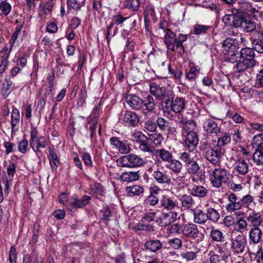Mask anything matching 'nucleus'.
Returning <instances> with one entry per match:
<instances>
[{
  "mask_svg": "<svg viewBox=\"0 0 263 263\" xmlns=\"http://www.w3.org/2000/svg\"><path fill=\"white\" fill-rule=\"evenodd\" d=\"M187 35L180 33L177 36L172 31H168L165 33L164 42L167 49L175 52L179 56H182L185 52L183 43L186 41Z\"/></svg>",
  "mask_w": 263,
  "mask_h": 263,
  "instance_id": "1",
  "label": "nucleus"
},
{
  "mask_svg": "<svg viewBox=\"0 0 263 263\" xmlns=\"http://www.w3.org/2000/svg\"><path fill=\"white\" fill-rule=\"evenodd\" d=\"M175 95L173 92L166 98L167 99L162 104V108L164 112L173 111L177 114H180L184 109L185 102L182 98L178 97L174 99Z\"/></svg>",
  "mask_w": 263,
  "mask_h": 263,
  "instance_id": "2",
  "label": "nucleus"
},
{
  "mask_svg": "<svg viewBox=\"0 0 263 263\" xmlns=\"http://www.w3.org/2000/svg\"><path fill=\"white\" fill-rule=\"evenodd\" d=\"M180 159L184 163L187 172L191 175H196L200 169L197 161L199 160L196 156L191 152H184L181 153Z\"/></svg>",
  "mask_w": 263,
  "mask_h": 263,
  "instance_id": "3",
  "label": "nucleus"
},
{
  "mask_svg": "<svg viewBox=\"0 0 263 263\" xmlns=\"http://www.w3.org/2000/svg\"><path fill=\"white\" fill-rule=\"evenodd\" d=\"M117 163L120 167H138L145 164V160L135 154H127L120 158Z\"/></svg>",
  "mask_w": 263,
  "mask_h": 263,
  "instance_id": "4",
  "label": "nucleus"
},
{
  "mask_svg": "<svg viewBox=\"0 0 263 263\" xmlns=\"http://www.w3.org/2000/svg\"><path fill=\"white\" fill-rule=\"evenodd\" d=\"M228 171L223 168H216L212 171L210 175V180L212 185L215 187L221 186L223 183H226L228 179Z\"/></svg>",
  "mask_w": 263,
  "mask_h": 263,
  "instance_id": "5",
  "label": "nucleus"
},
{
  "mask_svg": "<svg viewBox=\"0 0 263 263\" xmlns=\"http://www.w3.org/2000/svg\"><path fill=\"white\" fill-rule=\"evenodd\" d=\"M224 153V151H222L215 144H213L212 147L204 152V158L212 164L215 166L219 165L221 162V159Z\"/></svg>",
  "mask_w": 263,
  "mask_h": 263,
  "instance_id": "6",
  "label": "nucleus"
},
{
  "mask_svg": "<svg viewBox=\"0 0 263 263\" xmlns=\"http://www.w3.org/2000/svg\"><path fill=\"white\" fill-rule=\"evenodd\" d=\"M149 90L152 95L155 96L157 100L162 101L163 104L167 99L168 95H170L172 91H167L164 87L160 86L155 82L149 83Z\"/></svg>",
  "mask_w": 263,
  "mask_h": 263,
  "instance_id": "7",
  "label": "nucleus"
},
{
  "mask_svg": "<svg viewBox=\"0 0 263 263\" xmlns=\"http://www.w3.org/2000/svg\"><path fill=\"white\" fill-rule=\"evenodd\" d=\"M231 249L235 254H240L243 252L247 244V239L245 236L239 234L231 239Z\"/></svg>",
  "mask_w": 263,
  "mask_h": 263,
  "instance_id": "8",
  "label": "nucleus"
},
{
  "mask_svg": "<svg viewBox=\"0 0 263 263\" xmlns=\"http://www.w3.org/2000/svg\"><path fill=\"white\" fill-rule=\"evenodd\" d=\"M110 142L111 145L118 150L121 154L125 155L129 154L131 151L130 144L127 140H120L119 138L113 137L110 138Z\"/></svg>",
  "mask_w": 263,
  "mask_h": 263,
  "instance_id": "9",
  "label": "nucleus"
},
{
  "mask_svg": "<svg viewBox=\"0 0 263 263\" xmlns=\"http://www.w3.org/2000/svg\"><path fill=\"white\" fill-rule=\"evenodd\" d=\"M182 234L189 238L195 239L200 237V235L202 234L199 231L197 226L194 223H187L182 225L179 229L177 230V232L179 233V230Z\"/></svg>",
  "mask_w": 263,
  "mask_h": 263,
  "instance_id": "10",
  "label": "nucleus"
},
{
  "mask_svg": "<svg viewBox=\"0 0 263 263\" xmlns=\"http://www.w3.org/2000/svg\"><path fill=\"white\" fill-rule=\"evenodd\" d=\"M90 200L91 197L88 195H84L81 199H80L77 195H74L70 199V204L68 205L67 209L71 211L73 209L82 208L88 204Z\"/></svg>",
  "mask_w": 263,
  "mask_h": 263,
  "instance_id": "11",
  "label": "nucleus"
},
{
  "mask_svg": "<svg viewBox=\"0 0 263 263\" xmlns=\"http://www.w3.org/2000/svg\"><path fill=\"white\" fill-rule=\"evenodd\" d=\"M253 49L259 53H263V33L260 31H255L250 37Z\"/></svg>",
  "mask_w": 263,
  "mask_h": 263,
  "instance_id": "12",
  "label": "nucleus"
},
{
  "mask_svg": "<svg viewBox=\"0 0 263 263\" xmlns=\"http://www.w3.org/2000/svg\"><path fill=\"white\" fill-rule=\"evenodd\" d=\"M255 49L246 47L242 48L240 51V59L246 62L251 66L253 67L256 65V61L254 59L255 54Z\"/></svg>",
  "mask_w": 263,
  "mask_h": 263,
  "instance_id": "13",
  "label": "nucleus"
},
{
  "mask_svg": "<svg viewBox=\"0 0 263 263\" xmlns=\"http://www.w3.org/2000/svg\"><path fill=\"white\" fill-rule=\"evenodd\" d=\"M121 120L125 125L131 127H135L139 122V118L137 114L130 111H125L122 115Z\"/></svg>",
  "mask_w": 263,
  "mask_h": 263,
  "instance_id": "14",
  "label": "nucleus"
},
{
  "mask_svg": "<svg viewBox=\"0 0 263 263\" xmlns=\"http://www.w3.org/2000/svg\"><path fill=\"white\" fill-rule=\"evenodd\" d=\"M177 216L178 214L176 212H163L157 221L160 227H166L174 222L176 220Z\"/></svg>",
  "mask_w": 263,
  "mask_h": 263,
  "instance_id": "15",
  "label": "nucleus"
},
{
  "mask_svg": "<svg viewBox=\"0 0 263 263\" xmlns=\"http://www.w3.org/2000/svg\"><path fill=\"white\" fill-rule=\"evenodd\" d=\"M203 127L208 134L219 136L220 133V128L216 122L211 119L205 120L203 123Z\"/></svg>",
  "mask_w": 263,
  "mask_h": 263,
  "instance_id": "16",
  "label": "nucleus"
},
{
  "mask_svg": "<svg viewBox=\"0 0 263 263\" xmlns=\"http://www.w3.org/2000/svg\"><path fill=\"white\" fill-rule=\"evenodd\" d=\"M228 200L229 202L227 205L226 209L229 212L240 210L242 208L240 199L239 200L235 194H230L228 196Z\"/></svg>",
  "mask_w": 263,
  "mask_h": 263,
  "instance_id": "17",
  "label": "nucleus"
},
{
  "mask_svg": "<svg viewBox=\"0 0 263 263\" xmlns=\"http://www.w3.org/2000/svg\"><path fill=\"white\" fill-rule=\"evenodd\" d=\"M112 23L114 25H120L121 27H122L123 23L125 21L128 20L131 23L129 28V30L133 29L137 24L136 19L134 18L133 16L132 15L128 17H123L121 14H118L112 16Z\"/></svg>",
  "mask_w": 263,
  "mask_h": 263,
  "instance_id": "18",
  "label": "nucleus"
},
{
  "mask_svg": "<svg viewBox=\"0 0 263 263\" xmlns=\"http://www.w3.org/2000/svg\"><path fill=\"white\" fill-rule=\"evenodd\" d=\"M126 102L127 104L135 110L142 108L143 100L135 94H128L126 96Z\"/></svg>",
  "mask_w": 263,
  "mask_h": 263,
  "instance_id": "19",
  "label": "nucleus"
},
{
  "mask_svg": "<svg viewBox=\"0 0 263 263\" xmlns=\"http://www.w3.org/2000/svg\"><path fill=\"white\" fill-rule=\"evenodd\" d=\"M198 139L197 134L193 131L189 132L184 140V145L189 149L193 150L198 144Z\"/></svg>",
  "mask_w": 263,
  "mask_h": 263,
  "instance_id": "20",
  "label": "nucleus"
},
{
  "mask_svg": "<svg viewBox=\"0 0 263 263\" xmlns=\"http://www.w3.org/2000/svg\"><path fill=\"white\" fill-rule=\"evenodd\" d=\"M235 171L241 176H246L249 172V164L241 158L236 161L234 167Z\"/></svg>",
  "mask_w": 263,
  "mask_h": 263,
  "instance_id": "21",
  "label": "nucleus"
},
{
  "mask_svg": "<svg viewBox=\"0 0 263 263\" xmlns=\"http://www.w3.org/2000/svg\"><path fill=\"white\" fill-rule=\"evenodd\" d=\"M161 205L168 210H172L177 207L178 203L174 197L163 195L160 199Z\"/></svg>",
  "mask_w": 263,
  "mask_h": 263,
  "instance_id": "22",
  "label": "nucleus"
},
{
  "mask_svg": "<svg viewBox=\"0 0 263 263\" xmlns=\"http://www.w3.org/2000/svg\"><path fill=\"white\" fill-rule=\"evenodd\" d=\"M11 118V134L14 135L18 129L20 119V112L16 108L12 109Z\"/></svg>",
  "mask_w": 263,
  "mask_h": 263,
  "instance_id": "23",
  "label": "nucleus"
},
{
  "mask_svg": "<svg viewBox=\"0 0 263 263\" xmlns=\"http://www.w3.org/2000/svg\"><path fill=\"white\" fill-rule=\"evenodd\" d=\"M247 220L253 227H259L263 221V216L260 213L253 211L247 217Z\"/></svg>",
  "mask_w": 263,
  "mask_h": 263,
  "instance_id": "24",
  "label": "nucleus"
},
{
  "mask_svg": "<svg viewBox=\"0 0 263 263\" xmlns=\"http://www.w3.org/2000/svg\"><path fill=\"white\" fill-rule=\"evenodd\" d=\"M153 176L156 181L160 184H170L171 182V178L166 172H162L159 170L154 171Z\"/></svg>",
  "mask_w": 263,
  "mask_h": 263,
  "instance_id": "25",
  "label": "nucleus"
},
{
  "mask_svg": "<svg viewBox=\"0 0 263 263\" xmlns=\"http://www.w3.org/2000/svg\"><path fill=\"white\" fill-rule=\"evenodd\" d=\"M262 231L259 227H253L249 232V238L250 242L253 243H258L262 237Z\"/></svg>",
  "mask_w": 263,
  "mask_h": 263,
  "instance_id": "26",
  "label": "nucleus"
},
{
  "mask_svg": "<svg viewBox=\"0 0 263 263\" xmlns=\"http://www.w3.org/2000/svg\"><path fill=\"white\" fill-rule=\"evenodd\" d=\"M139 177V172L133 171L124 172L120 176L121 181L128 182L138 180Z\"/></svg>",
  "mask_w": 263,
  "mask_h": 263,
  "instance_id": "27",
  "label": "nucleus"
},
{
  "mask_svg": "<svg viewBox=\"0 0 263 263\" xmlns=\"http://www.w3.org/2000/svg\"><path fill=\"white\" fill-rule=\"evenodd\" d=\"M166 167L174 173L178 174L181 172L183 165L179 160L172 159L167 163Z\"/></svg>",
  "mask_w": 263,
  "mask_h": 263,
  "instance_id": "28",
  "label": "nucleus"
},
{
  "mask_svg": "<svg viewBox=\"0 0 263 263\" xmlns=\"http://www.w3.org/2000/svg\"><path fill=\"white\" fill-rule=\"evenodd\" d=\"M144 247L146 250L156 252L162 248V244L159 240H151L145 242Z\"/></svg>",
  "mask_w": 263,
  "mask_h": 263,
  "instance_id": "29",
  "label": "nucleus"
},
{
  "mask_svg": "<svg viewBox=\"0 0 263 263\" xmlns=\"http://www.w3.org/2000/svg\"><path fill=\"white\" fill-rule=\"evenodd\" d=\"M67 8L69 10H73V13L76 15L78 14V11L85 4V0L80 2L78 0H67Z\"/></svg>",
  "mask_w": 263,
  "mask_h": 263,
  "instance_id": "30",
  "label": "nucleus"
},
{
  "mask_svg": "<svg viewBox=\"0 0 263 263\" xmlns=\"http://www.w3.org/2000/svg\"><path fill=\"white\" fill-rule=\"evenodd\" d=\"M191 194L195 197L204 198L208 194V190L202 185H194L191 190Z\"/></svg>",
  "mask_w": 263,
  "mask_h": 263,
  "instance_id": "31",
  "label": "nucleus"
},
{
  "mask_svg": "<svg viewBox=\"0 0 263 263\" xmlns=\"http://www.w3.org/2000/svg\"><path fill=\"white\" fill-rule=\"evenodd\" d=\"M87 127H88V128L90 131L91 138H93V135L97 128H98L99 134H100L101 133V126L100 125H98L97 119H92V118H88Z\"/></svg>",
  "mask_w": 263,
  "mask_h": 263,
  "instance_id": "32",
  "label": "nucleus"
},
{
  "mask_svg": "<svg viewBox=\"0 0 263 263\" xmlns=\"http://www.w3.org/2000/svg\"><path fill=\"white\" fill-rule=\"evenodd\" d=\"M231 140V138L229 133H223L221 134V136L218 138L217 142L215 144L219 148H220L222 151H224L223 147L230 143Z\"/></svg>",
  "mask_w": 263,
  "mask_h": 263,
  "instance_id": "33",
  "label": "nucleus"
},
{
  "mask_svg": "<svg viewBox=\"0 0 263 263\" xmlns=\"http://www.w3.org/2000/svg\"><path fill=\"white\" fill-rule=\"evenodd\" d=\"M243 12L242 11H236V12L233 14L232 22L231 26L235 28H239L242 26L244 21L242 16Z\"/></svg>",
  "mask_w": 263,
  "mask_h": 263,
  "instance_id": "34",
  "label": "nucleus"
},
{
  "mask_svg": "<svg viewBox=\"0 0 263 263\" xmlns=\"http://www.w3.org/2000/svg\"><path fill=\"white\" fill-rule=\"evenodd\" d=\"M48 159L52 170H57V168L59 166L60 163L57 154L51 148H49Z\"/></svg>",
  "mask_w": 263,
  "mask_h": 263,
  "instance_id": "35",
  "label": "nucleus"
},
{
  "mask_svg": "<svg viewBox=\"0 0 263 263\" xmlns=\"http://www.w3.org/2000/svg\"><path fill=\"white\" fill-rule=\"evenodd\" d=\"M194 222L197 223L202 224L208 220L207 213H205L201 210H197L194 212Z\"/></svg>",
  "mask_w": 263,
  "mask_h": 263,
  "instance_id": "36",
  "label": "nucleus"
},
{
  "mask_svg": "<svg viewBox=\"0 0 263 263\" xmlns=\"http://www.w3.org/2000/svg\"><path fill=\"white\" fill-rule=\"evenodd\" d=\"M146 140H149L151 143H154L156 146H159L163 141V137L161 134H148V137L143 135Z\"/></svg>",
  "mask_w": 263,
  "mask_h": 263,
  "instance_id": "37",
  "label": "nucleus"
},
{
  "mask_svg": "<svg viewBox=\"0 0 263 263\" xmlns=\"http://www.w3.org/2000/svg\"><path fill=\"white\" fill-rule=\"evenodd\" d=\"M156 105L154 98L151 95L147 96L145 99L143 100L142 107L145 106L146 109L149 112H151L155 109Z\"/></svg>",
  "mask_w": 263,
  "mask_h": 263,
  "instance_id": "38",
  "label": "nucleus"
},
{
  "mask_svg": "<svg viewBox=\"0 0 263 263\" xmlns=\"http://www.w3.org/2000/svg\"><path fill=\"white\" fill-rule=\"evenodd\" d=\"M252 144L253 147L256 149L263 150V134H259L254 136Z\"/></svg>",
  "mask_w": 263,
  "mask_h": 263,
  "instance_id": "39",
  "label": "nucleus"
},
{
  "mask_svg": "<svg viewBox=\"0 0 263 263\" xmlns=\"http://www.w3.org/2000/svg\"><path fill=\"white\" fill-rule=\"evenodd\" d=\"M182 205L185 208H191L195 204V202L192 197L190 195L184 194L181 197Z\"/></svg>",
  "mask_w": 263,
  "mask_h": 263,
  "instance_id": "40",
  "label": "nucleus"
},
{
  "mask_svg": "<svg viewBox=\"0 0 263 263\" xmlns=\"http://www.w3.org/2000/svg\"><path fill=\"white\" fill-rule=\"evenodd\" d=\"M156 153L163 161H166L168 163L172 159L173 156L172 154L164 148L157 149Z\"/></svg>",
  "mask_w": 263,
  "mask_h": 263,
  "instance_id": "41",
  "label": "nucleus"
},
{
  "mask_svg": "<svg viewBox=\"0 0 263 263\" xmlns=\"http://www.w3.org/2000/svg\"><path fill=\"white\" fill-rule=\"evenodd\" d=\"M126 191L129 196H138L143 192V189L139 185L127 187Z\"/></svg>",
  "mask_w": 263,
  "mask_h": 263,
  "instance_id": "42",
  "label": "nucleus"
},
{
  "mask_svg": "<svg viewBox=\"0 0 263 263\" xmlns=\"http://www.w3.org/2000/svg\"><path fill=\"white\" fill-rule=\"evenodd\" d=\"M208 220L213 222H217L220 218V214L217 210L214 208H209L207 210Z\"/></svg>",
  "mask_w": 263,
  "mask_h": 263,
  "instance_id": "43",
  "label": "nucleus"
},
{
  "mask_svg": "<svg viewBox=\"0 0 263 263\" xmlns=\"http://www.w3.org/2000/svg\"><path fill=\"white\" fill-rule=\"evenodd\" d=\"M148 141L146 139L142 140L139 143V148L142 152L152 153L154 152V147L148 143Z\"/></svg>",
  "mask_w": 263,
  "mask_h": 263,
  "instance_id": "44",
  "label": "nucleus"
},
{
  "mask_svg": "<svg viewBox=\"0 0 263 263\" xmlns=\"http://www.w3.org/2000/svg\"><path fill=\"white\" fill-rule=\"evenodd\" d=\"M100 213L102 214L101 220L107 225L111 216V212L110 209L108 207H105L100 211Z\"/></svg>",
  "mask_w": 263,
  "mask_h": 263,
  "instance_id": "45",
  "label": "nucleus"
},
{
  "mask_svg": "<svg viewBox=\"0 0 263 263\" xmlns=\"http://www.w3.org/2000/svg\"><path fill=\"white\" fill-rule=\"evenodd\" d=\"M242 27L244 31L246 32H252L256 29V24L249 20L245 18Z\"/></svg>",
  "mask_w": 263,
  "mask_h": 263,
  "instance_id": "46",
  "label": "nucleus"
},
{
  "mask_svg": "<svg viewBox=\"0 0 263 263\" xmlns=\"http://www.w3.org/2000/svg\"><path fill=\"white\" fill-rule=\"evenodd\" d=\"M241 206L249 208L254 204V197L249 194L244 196L240 199Z\"/></svg>",
  "mask_w": 263,
  "mask_h": 263,
  "instance_id": "47",
  "label": "nucleus"
},
{
  "mask_svg": "<svg viewBox=\"0 0 263 263\" xmlns=\"http://www.w3.org/2000/svg\"><path fill=\"white\" fill-rule=\"evenodd\" d=\"M23 263H38V255L35 252L30 254L25 255L23 259Z\"/></svg>",
  "mask_w": 263,
  "mask_h": 263,
  "instance_id": "48",
  "label": "nucleus"
},
{
  "mask_svg": "<svg viewBox=\"0 0 263 263\" xmlns=\"http://www.w3.org/2000/svg\"><path fill=\"white\" fill-rule=\"evenodd\" d=\"M222 46L227 51H232L235 48V41L231 38H227L222 43Z\"/></svg>",
  "mask_w": 263,
  "mask_h": 263,
  "instance_id": "49",
  "label": "nucleus"
},
{
  "mask_svg": "<svg viewBox=\"0 0 263 263\" xmlns=\"http://www.w3.org/2000/svg\"><path fill=\"white\" fill-rule=\"evenodd\" d=\"M252 67H253L241 59L234 66V69L237 72H242Z\"/></svg>",
  "mask_w": 263,
  "mask_h": 263,
  "instance_id": "50",
  "label": "nucleus"
},
{
  "mask_svg": "<svg viewBox=\"0 0 263 263\" xmlns=\"http://www.w3.org/2000/svg\"><path fill=\"white\" fill-rule=\"evenodd\" d=\"M38 132L36 128L34 126H31L30 131V145L33 150H34V146H35L36 140L39 137L37 136Z\"/></svg>",
  "mask_w": 263,
  "mask_h": 263,
  "instance_id": "51",
  "label": "nucleus"
},
{
  "mask_svg": "<svg viewBox=\"0 0 263 263\" xmlns=\"http://www.w3.org/2000/svg\"><path fill=\"white\" fill-rule=\"evenodd\" d=\"M170 122L162 117H159L156 120V125L162 132H165L166 129Z\"/></svg>",
  "mask_w": 263,
  "mask_h": 263,
  "instance_id": "52",
  "label": "nucleus"
},
{
  "mask_svg": "<svg viewBox=\"0 0 263 263\" xmlns=\"http://www.w3.org/2000/svg\"><path fill=\"white\" fill-rule=\"evenodd\" d=\"M87 91L85 88L82 89L79 91V99L77 102V106L81 107L83 106L87 98Z\"/></svg>",
  "mask_w": 263,
  "mask_h": 263,
  "instance_id": "53",
  "label": "nucleus"
},
{
  "mask_svg": "<svg viewBox=\"0 0 263 263\" xmlns=\"http://www.w3.org/2000/svg\"><path fill=\"white\" fill-rule=\"evenodd\" d=\"M0 10L3 15L7 16L11 10V6L10 4L6 1H2L0 3Z\"/></svg>",
  "mask_w": 263,
  "mask_h": 263,
  "instance_id": "54",
  "label": "nucleus"
},
{
  "mask_svg": "<svg viewBox=\"0 0 263 263\" xmlns=\"http://www.w3.org/2000/svg\"><path fill=\"white\" fill-rule=\"evenodd\" d=\"M125 6L129 10L137 11L140 7L139 0H128Z\"/></svg>",
  "mask_w": 263,
  "mask_h": 263,
  "instance_id": "55",
  "label": "nucleus"
},
{
  "mask_svg": "<svg viewBox=\"0 0 263 263\" xmlns=\"http://www.w3.org/2000/svg\"><path fill=\"white\" fill-rule=\"evenodd\" d=\"M224 256H218L213 254L210 257V263H228V259L224 258Z\"/></svg>",
  "mask_w": 263,
  "mask_h": 263,
  "instance_id": "56",
  "label": "nucleus"
},
{
  "mask_svg": "<svg viewBox=\"0 0 263 263\" xmlns=\"http://www.w3.org/2000/svg\"><path fill=\"white\" fill-rule=\"evenodd\" d=\"M168 245L174 249H179L182 245V240L177 238L170 239L168 240Z\"/></svg>",
  "mask_w": 263,
  "mask_h": 263,
  "instance_id": "57",
  "label": "nucleus"
},
{
  "mask_svg": "<svg viewBox=\"0 0 263 263\" xmlns=\"http://www.w3.org/2000/svg\"><path fill=\"white\" fill-rule=\"evenodd\" d=\"M210 28L209 26L196 24L194 27V32L195 34H200L205 33L206 31Z\"/></svg>",
  "mask_w": 263,
  "mask_h": 263,
  "instance_id": "58",
  "label": "nucleus"
},
{
  "mask_svg": "<svg viewBox=\"0 0 263 263\" xmlns=\"http://www.w3.org/2000/svg\"><path fill=\"white\" fill-rule=\"evenodd\" d=\"M211 236L213 240L216 241H221L223 238L222 233L218 230H212Z\"/></svg>",
  "mask_w": 263,
  "mask_h": 263,
  "instance_id": "59",
  "label": "nucleus"
},
{
  "mask_svg": "<svg viewBox=\"0 0 263 263\" xmlns=\"http://www.w3.org/2000/svg\"><path fill=\"white\" fill-rule=\"evenodd\" d=\"M159 202L158 198L156 196L149 195L147 198L144 200V204L146 205H150L154 206L156 205Z\"/></svg>",
  "mask_w": 263,
  "mask_h": 263,
  "instance_id": "60",
  "label": "nucleus"
},
{
  "mask_svg": "<svg viewBox=\"0 0 263 263\" xmlns=\"http://www.w3.org/2000/svg\"><path fill=\"white\" fill-rule=\"evenodd\" d=\"M178 122L180 125H182V128L183 129L186 128V124H191L192 122L190 120H188L186 118H185L183 117V115L180 113L178 114Z\"/></svg>",
  "mask_w": 263,
  "mask_h": 263,
  "instance_id": "61",
  "label": "nucleus"
},
{
  "mask_svg": "<svg viewBox=\"0 0 263 263\" xmlns=\"http://www.w3.org/2000/svg\"><path fill=\"white\" fill-rule=\"evenodd\" d=\"M144 127L149 132H155L157 129L156 122L151 120H148L145 122Z\"/></svg>",
  "mask_w": 263,
  "mask_h": 263,
  "instance_id": "62",
  "label": "nucleus"
},
{
  "mask_svg": "<svg viewBox=\"0 0 263 263\" xmlns=\"http://www.w3.org/2000/svg\"><path fill=\"white\" fill-rule=\"evenodd\" d=\"M181 256L187 261H190L194 259L197 257V254L194 252H183L180 254Z\"/></svg>",
  "mask_w": 263,
  "mask_h": 263,
  "instance_id": "63",
  "label": "nucleus"
},
{
  "mask_svg": "<svg viewBox=\"0 0 263 263\" xmlns=\"http://www.w3.org/2000/svg\"><path fill=\"white\" fill-rule=\"evenodd\" d=\"M17 256L16 248L14 246L10 248L9 253V260L10 263H16V258Z\"/></svg>",
  "mask_w": 263,
  "mask_h": 263,
  "instance_id": "64",
  "label": "nucleus"
}]
</instances>
